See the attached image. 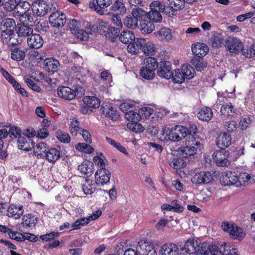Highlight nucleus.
Here are the masks:
<instances>
[{"label":"nucleus","mask_w":255,"mask_h":255,"mask_svg":"<svg viewBox=\"0 0 255 255\" xmlns=\"http://www.w3.org/2000/svg\"><path fill=\"white\" fill-rule=\"evenodd\" d=\"M187 135V128L184 126L177 125L172 128L163 126L160 133L159 139L165 142H178L186 137Z\"/></svg>","instance_id":"obj_1"},{"label":"nucleus","mask_w":255,"mask_h":255,"mask_svg":"<svg viewBox=\"0 0 255 255\" xmlns=\"http://www.w3.org/2000/svg\"><path fill=\"white\" fill-rule=\"evenodd\" d=\"M123 255H157L153 245L148 242H138L136 250L131 248L126 250Z\"/></svg>","instance_id":"obj_2"},{"label":"nucleus","mask_w":255,"mask_h":255,"mask_svg":"<svg viewBox=\"0 0 255 255\" xmlns=\"http://www.w3.org/2000/svg\"><path fill=\"white\" fill-rule=\"evenodd\" d=\"M150 11L147 13V18L155 22L161 21L162 17L161 12L164 11L165 5L159 1H154L150 4Z\"/></svg>","instance_id":"obj_3"},{"label":"nucleus","mask_w":255,"mask_h":255,"mask_svg":"<svg viewBox=\"0 0 255 255\" xmlns=\"http://www.w3.org/2000/svg\"><path fill=\"white\" fill-rule=\"evenodd\" d=\"M112 3V0H95L90 2L89 7L100 15H104L106 8Z\"/></svg>","instance_id":"obj_4"},{"label":"nucleus","mask_w":255,"mask_h":255,"mask_svg":"<svg viewBox=\"0 0 255 255\" xmlns=\"http://www.w3.org/2000/svg\"><path fill=\"white\" fill-rule=\"evenodd\" d=\"M213 159L218 166L227 167L230 164L229 152L223 149L214 152L213 154Z\"/></svg>","instance_id":"obj_5"},{"label":"nucleus","mask_w":255,"mask_h":255,"mask_svg":"<svg viewBox=\"0 0 255 255\" xmlns=\"http://www.w3.org/2000/svg\"><path fill=\"white\" fill-rule=\"evenodd\" d=\"M223 99V97L218 96L216 102V108H219L218 106L222 105L220 108V112L225 116L233 117L237 115V109L234 107L231 103H221Z\"/></svg>","instance_id":"obj_6"},{"label":"nucleus","mask_w":255,"mask_h":255,"mask_svg":"<svg viewBox=\"0 0 255 255\" xmlns=\"http://www.w3.org/2000/svg\"><path fill=\"white\" fill-rule=\"evenodd\" d=\"M110 177V171L105 168H101L95 174V183L98 185L104 186L109 182Z\"/></svg>","instance_id":"obj_7"},{"label":"nucleus","mask_w":255,"mask_h":255,"mask_svg":"<svg viewBox=\"0 0 255 255\" xmlns=\"http://www.w3.org/2000/svg\"><path fill=\"white\" fill-rule=\"evenodd\" d=\"M213 180V176L209 172H200L196 173L192 178L191 181L196 185L208 184Z\"/></svg>","instance_id":"obj_8"},{"label":"nucleus","mask_w":255,"mask_h":255,"mask_svg":"<svg viewBox=\"0 0 255 255\" xmlns=\"http://www.w3.org/2000/svg\"><path fill=\"white\" fill-rule=\"evenodd\" d=\"M220 182L224 186L234 185L237 187L238 175L235 172L227 171L222 174Z\"/></svg>","instance_id":"obj_9"},{"label":"nucleus","mask_w":255,"mask_h":255,"mask_svg":"<svg viewBox=\"0 0 255 255\" xmlns=\"http://www.w3.org/2000/svg\"><path fill=\"white\" fill-rule=\"evenodd\" d=\"M225 47L230 53H237L242 50L243 44L238 39L229 37L226 40Z\"/></svg>","instance_id":"obj_10"},{"label":"nucleus","mask_w":255,"mask_h":255,"mask_svg":"<svg viewBox=\"0 0 255 255\" xmlns=\"http://www.w3.org/2000/svg\"><path fill=\"white\" fill-rule=\"evenodd\" d=\"M50 9V6L43 1L35 2L32 5V12L36 16L45 15Z\"/></svg>","instance_id":"obj_11"},{"label":"nucleus","mask_w":255,"mask_h":255,"mask_svg":"<svg viewBox=\"0 0 255 255\" xmlns=\"http://www.w3.org/2000/svg\"><path fill=\"white\" fill-rule=\"evenodd\" d=\"M101 111L106 117L112 120H117L119 117L117 111L109 103H104L101 106Z\"/></svg>","instance_id":"obj_12"},{"label":"nucleus","mask_w":255,"mask_h":255,"mask_svg":"<svg viewBox=\"0 0 255 255\" xmlns=\"http://www.w3.org/2000/svg\"><path fill=\"white\" fill-rule=\"evenodd\" d=\"M157 74L159 76L169 79L171 77L172 71L171 64L168 61L161 62L157 69Z\"/></svg>","instance_id":"obj_13"},{"label":"nucleus","mask_w":255,"mask_h":255,"mask_svg":"<svg viewBox=\"0 0 255 255\" xmlns=\"http://www.w3.org/2000/svg\"><path fill=\"white\" fill-rule=\"evenodd\" d=\"M49 22L53 27H62L66 22L65 15L60 11L53 12L49 17Z\"/></svg>","instance_id":"obj_14"},{"label":"nucleus","mask_w":255,"mask_h":255,"mask_svg":"<svg viewBox=\"0 0 255 255\" xmlns=\"http://www.w3.org/2000/svg\"><path fill=\"white\" fill-rule=\"evenodd\" d=\"M27 43L29 47L38 49L43 45V40L40 34L32 33L27 38Z\"/></svg>","instance_id":"obj_15"},{"label":"nucleus","mask_w":255,"mask_h":255,"mask_svg":"<svg viewBox=\"0 0 255 255\" xmlns=\"http://www.w3.org/2000/svg\"><path fill=\"white\" fill-rule=\"evenodd\" d=\"M57 94L59 97L68 100H72L77 95H79L78 92L66 86L59 87L57 89Z\"/></svg>","instance_id":"obj_16"},{"label":"nucleus","mask_w":255,"mask_h":255,"mask_svg":"<svg viewBox=\"0 0 255 255\" xmlns=\"http://www.w3.org/2000/svg\"><path fill=\"white\" fill-rule=\"evenodd\" d=\"M143 38H137L133 40L132 42L129 43L127 46V51L132 54H137L139 53L141 50H142Z\"/></svg>","instance_id":"obj_17"},{"label":"nucleus","mask_w":255,"mask_h":255,"mask_svg":"<svg viewBox=\"0 0 255 255\" xmlns=\"http://www.w3.org/2000/svg\"><path fill=\"white\" fill-rule=\"evenodd\" d=\"M185 145L193 147L196 151H201L203 148L202 140L198 137H195L193 135H188L185 141Z\"/></svg>","instance_id":"obj_18"},{"label":"nucleus","mask_w":255,"mask_h":255,"mask_svg":"<svg viewBox=\"0 0 255 255\" xmlns=\"http://www.w3.org/2000/svg\"><path fill=\"white\" fill-rule=\"evenodd\" d=\"M18 148L25 151H29L34 147V142L31 138L26 137L25 136L18 137Z\"/></svg>","instance_id":"obj_19"},{"label":"nucleus","mask_w":255,"mask_h":255,"mask_svg":"<svg viewBox=\"0 0 255 255\" xmlns=\"http://www.w3.org/2000/svg\"><path fill=\"white\" fill-rule=\"evenodd\" d=\"M178 248L174 244H166L162 245L159 251V255H178Z\"/></svg>","instance_id":"obj_20"},{"label":"nucleus","mask_w":255,"mask_h":255,"mask_svg":"<svg viewBox=\"0 0 255 255\" xmlns=\"http://www.w3.org/2000/svg\"><path fill=\"white\" fill-rule=\"evenodd\" d=\"M216 143L220 148L228 147L231 143V136L226 132L221 133L217 138Z\"/></svg>","instance_id":"obj_21"},{"label":"nucleus","mask_w":255,"mask_h":255,"mask_svg":"<svg viewBox=\"0 0 255 255\" xmlns=\"http://www.w3.org/2000/svg\"><path fill=\"white\" fill-rule=\"evenodd\" d=\"M157 47L152 41L143 38L142 51L148 55H154L157 52Z\"/></svg>","instance_id":"obj_22"},{"label":"nucleus","mask_w":255,"mask_h":255,"mask_svg":"<svg viewBox=\"0 0 255 255\" xmlns=\"http://www.w3.org/2000/svg\"><path fill=\"white\" fill-rule=\"evenodd\" d=\"M192 53L199 57H203L208 52V48L204 44L197 43L192 46Z\"/></svg>","instance_id":"obj_23"},{"label":"nucleus","mask_w":255,"mask_h":255,"mask_svg":"<svg viewBox=\"0 0 255 255\" xmlns=\"http://www.w3.org/2000/svg\"><path fill=\"white\" fill-rule=\"evenodd\" d=\"M23 213V207L22 206H17L14 205H10L7 212V215L9 217L14 219H18Z\"/></svg>","instance_id":"obj_24"},{"label":"nucleus","mask_w":255,"mask_h":255,"mask_svg":"<svg viewBox=\"0 0 255 255\" xmlns=\"http://www.w3.org/2000/svg\"><path fill=\"white\" fill-rule=\"evenodd\" d=\"M119 40L123 43L128 44L135 40L134 33L130 30H124L118 35Z\"/></svg>","instance_id":"obj_25"},{"label":"nucleus","mask_w":255,"mask_h":255,"mask_svg":"<svg viewBox=\"0 0 255 255\" xmlns=\"http://www.w3.org/2000/svg\"><path fill=\"white\" fill-rule=\"evenodd\" d=\"M237 249L230 244L223 243L220 245L219 253L222 255H237Z\"/></svg>","instance_id":"obj_26"},{"label":"nucleus","mask_w":255,"mask_h":255,"mask_svg":"<svg viewBox=\"0 0 255 255\" xmlns=\"http://www.w3.org/2000/svg\"><path fill=\"white\" fill-rule=\"evenodd\" d=\"M197 116L201 120L205 121H209L213 117L212 110L207 107H202L200 109Z\"/></svg>","instance_id":"obj_27"},{"label":"nucleus","mask_w":255,"mask_h":255,"mask_svg":"<svg viewBox=\"0 0 255 255\" xmlns=\"http://www.w3.org/2000/svg\"><path fill=\"white\" fill-rule=\"evenodd\" d=\"M151 21L147 18L142 20L140 23V30L142 33L149 34L154 30L155 26Z\"/></svg>","instance_id":"obj_28"},{"label":"nucleus","mask_w":255,"mask_h":255,"mask_svg":"<svg viewBox=\"0 0 255 255\" xmlns=\"http://www.w3.org/2000/svg\"><path fill=\"white\" fill-rule=\"evenodd\" d=\"M18 36L19 37L28 36L33 33V29L23 23L18 24L15 27Z\"/></svg>","instance_id":"obj_29"},{"label":"nucleus","mask_w":255,"mask_h":255,"mask_svg":"<svg viewBox=\"0 0 255 255\" xmlns=\"http://www.w3.org/2000/svg\"><path fill=\"white\" fill-rule=\"evenodd\" d=\"M154 34L161 41H169L172 38L171 30L167 27L161 28L159 31L155 32Z\"/></svg>","instance_id":"obj_30"},{"label":"nucleus","mask_w":255,"mask_h":255,"mask_svg":"<svg viewBox=\"0 0 255 255\" xmlns=\"http://www.w3.org/2000/svg\"><path fill=\"white\" fill-rule=\"evenodd\" d=\"M251 176L246 172H241L238 176L237 187L246 186L251 182Z\"/></svg>","instance_id":"obj_31"},{"label":"nucleus","mask_w":255,"mask_h":255,"mask_svg":"<svg viewBox=\"0 0 255 255\" xmlns=\"http://www.w3.org/2000/svg\"><path fill=\"white\" fill-rule=\"evenodd\" d=\"M197 245L198 242L196 240L189 239L186 241L184 247L181 249L187 253L192 254H194L195 252H196Z\"/></svg>","instance_id":"obj_32"},{"label":"nucleus","mask_w":255,"mask_h":255,"mask_svg":"<svg viewBox=\"0 0 255 255\" xmlns=\"http://www.w3.org/2000/svg\"><path fill=\"white\" fill-rule=\"evenodd\" d=\"M60 66L58 60L52 58H48L45 60L44 67L48 71H56Z\"/></svg>","instance_id":"obj_33"},{"label":"nucleus","mask_w":255,"mask_h":255,"mask_svg":"<svg viewBox=\"0 0 255 255\" xmlns=\"http://www.w3.org/2000/svg\"><path fill=\"white\" fill-rule=\"evenodd\" d=\"M84 103L89 108H97L100 104V100L95 96H86L83 99Z\"/></svg>","instance_id":"obj_34"},{"label":"nucleus","mask_w":255,"mask_h":255,"mask_svg":"<svg viewBox=\"0 0 255 255\" xmlns=\"http://www.w3.org/2000/svg\"><path fill=\"white\" fill-rule=\"evenodd\" d=\"M37 222V218L31 214L23 216L22 224L23 226L31 227L34 226Z\"/></svg>","instance_id":"obj_35"},{"label":"nucleus","mask_w":255,"mask_h":255,"mask_svg":"<svg viewBox=\"0 0 255 255\" xmlns=\"http://www.w3.org/2000/svg\"><path fill=\"white\" fill-rule=\"evenodd\" d=\"M78 170L84 175H90L93 173V165L89 161H84L79 165Z\"/></svg>","instance_id":"obj_36"},{"label":"nucleus","mask_w":255,"mask_h":255,"mask_svg":"<svg viewBox=\"0 0 255 255\" xmlns=\"http://www.w3.org/2000/svg\"><path fill=\"white\" fill-rule=\"evenodd\" d=\"M44 156L47 160L50 162H54L59 158L60 153V151L56 148H51L46 152Z\"/></svg>","instance_id":"obj_37"},{"label":"nucleus","mask_w":255,"mask_h":255,"mask_svg":"<svg viewBox=\"0 0 255 255\" xmlns=\"http://www.w3.org/2000/svg\"><path fill=\"white\" fill-rule=\"evenodd\" d=\"M155 69L142 66L140 70V74L141 76L145 79L152 80L154 78L155 75Z\"/></svg>","instance_id":"obj_38"},{"label":"nucleus","mask_w":255,"mask_h":255,"mask_svg":"<svg viewBox=\"0 0 255 255\" xmlns=\"http://www.w3.org/2000/svg\"><path fill=\"white\" fill-rule=\"evenodd\" d=\"M229 235L234 239L241 240L245 236V233L241 228L235 224L234 227Z\"/></svg>","instance_id":"obj_39"},{"label":"nucleus","mask_w":255,"mask_h":255,"mask_svg":"<svg viewBox=\"0 0 255 255\" xmlns=\"http://www.w3.org/2000/svg\"><path fill=\"white\" fill-rule=\"evenodd\" d=\"M96 188L95 184L89 179H86L82 185V189L86 195H90L94 192Z\"/></svg>","instance_id":"obj_40"},{"label":"nucleus","mask_w":255,"mask_h":255,"mask_svg":"<svg viewBox=\"0 0 255 255\" xmlns=\"http://www.w3.org/2000/svg\"><path fill=\"white\" fill-rule=\"evenodd\" d=\"M82 129L79 127V122L78 120L73 118L71 120L69 124V131L72 135L76 136Z\"/></svg>","instance_id":"obj_41"},{"label":"nucleus","mask_w":255,"mask_h":255,"mask_svg":"<svg viewBox=\"0 0 255 255\" xmlns=\"http://www.w3.org/2000/svg\"><path fill=\"white\" fill-rule=\"evenodd\" d=\"M34 149V153L38 158L41 157L42 153H46L48 147L46 144L44 142H39L37 143L35 146L32 147Z\"/></svg>","instance_id":"obj_42"},{"label":"nucleus","mask_w":255,"mask_h":255,"mask_svg":"<svg viewBox=\"0 0 255 255\" xmlns=\"http://www.w3.org/2000/svg\"><path fill=\"white\" fill-rule=\"evenodd\" d=\"M34 14H32L31 11L29 10L27 11H17V16H20L21 21H23L24 22H28L30 23L34 22L33 16Z\"/></svg>","instance_id":"obj_43"},{"label":"nucleus","mask_w":255,"mask_h":255,"mask_svg":"<svg viewBox=\"0 0 255 255\" xmlns=\"http://www.w3.org/2000/svg\"><path fill=\"white\" fill-rule=\"evenodd\" d=\"M181 71L183 73L184 79H190L194 76L193 68L189 64H183Z\"/></svg>","instance_id":"obj_44"},{"label":"nucleus","mask_w":255,"mask_h":255,"mask_svg":"<svg viewBox=\"0 0 255 255\" xmlns=\"http://www.w3.org/2000/svg\"><path fill=\"white\" fill-rule=\"evenodd\" d=\"M197 152L195 148L188 145H185L180 149V154L184 158L193 156Z\"/></svg>","instance_id":"obj_45"},{"label":"nucleus","mask_w":255,"mask_h":255,"mask_svg":"<svg viewBox=\"0 0 255 255\" xmlns=\"http://www.w3.org/2000/svg\"><path fill=\"white\" fill-rule=\"evenodd\" d=\"M125 117L129 121V122H137L140 120V117L138 112H137V111L132 109L125 114Z\"/></svg>","instance_id":"obj_46"},{"label":"nucleus","mask_w":255,"mask_h":255,"mask_svg":"<svg viewBox=\"0 0 255 255\" xmlns=\"http://www.w3.org/2000/svg\"><path fill=\"white\" fill-rule=\"evenodd\" d=\"M128 128L136 133H139L144 130V127L139 122H128L127 124Z\"/></svg>","instance_id":"obj_47"},{"label":"nucleus","mask_w":255,"mask_h":255,"mask_svg":"<svg viewBox=\"0 0 255 255\" xmlns=\"http://www.w3.org/2000/svg\"><path fill=\"white\" fill-rule=\"evenodd\" d=\"M75 149L80 152L91 153L94 152V148L90 145L84 143H78L75 145Z\"/></svg>","instance_id":"obj_48"},{"label":"nucleus","mask_w":255,"mask_h":255,"mask_svg":"<svg viewBox=\"0 0 255 255\" xmlns=\"http://www.w3.org/2000/svg\"><path fill=\"white\" fill-rule=\"evenodd\" d=\"M25 56V52L18 48H15L11 50V58L17 61L23 60Z\"/></svg>","instance_id":"obj_49"},{"label":"nucleus","mask_w":255,"mask_h":255,"mask_svg":"<svg viewBox=\"0 0 255 255\" xmlns=\"http://www.w3.org/2000/svg\"><path fill=\"white\" fill-rule=\"evenodd\" d=\"M123 23L126 27L131 29H135L138 25V21L132 15L126 17L124 20Z\"/></svg>","instance_id":"obj_50"},{"label":"nucleus","mask_w":255,"mask_h":255,"mask_svg":"<svg viewBox=\"0 0 255 255\" xmlns=\"http://www.w3.org/2000/svg\"><path fill=\"white\" fill-rule=\"evenodd\" d=\"M208 243L207 242H203L202 243H198V245L196 249V252L194 254L197 255H208Z\"/></svg>","instance_id":"obj_51"},{"label":"nucleus","mask_w":255,"mask_h":255,"mask_svg":"<svg viewBox=\"0 0 255 255\" xmlns=\"http://www.w3.org/2000/svg\"><path fill=\"white\" fill-rule=\"evenodd\" d=\"M142 66L156 70L157 68V60L152 57H146L144 59Z\"/></svg>","instance_id":"obj_52"},{"label":"nucleus","mask_w":255,"mask_h":255,"mask_svg":"<svg viewBox=\"0 0 255 255\" xmlns=\"http://www.w3.org/2000/svg\"><path fill=\"white\" fill-rule=\"evenodd\" d=\"M136 103L135 101H128L121 103L120 105V109L125 114L129 111L134 110Z\"/></svg>","instance_id":"obj_53"},{"label":"nucleus","mask_w":255,"mask_h":255,"mask_svg":"<svg viewBox=\"0 0 255 255\" xmlns=\"http://www.w3.org/2000/svg\"><path fill=\"white\" fill-rule=\"evenodd\" d=\"M132 16L136 19V20L142 21L147 18V13L140 8L133 9L132 12Z\"/></svg>","instance_id":"obj_54"},{"label":"nucleus","mask_w":255,"mask_h":255,"mask_svg":"<svg viewBox=\"0 0 255 255\" xmlns=\"http://www.w3.org/2000/svg\"><path fill=\"white\" fill-rule=\"evenodd\" d=\"M55 136L59 141L62 143H69L71 140L69 135L61 130H58L56 132Z\"/></svg>","instance_id":"obj_55"},{"label":"nucleus","mask_w":255,"mask_h":255,"mask_svg":"<svg viewBox=\"0 0 255 255\" xmlns=\"http://www.w3.org/2000/svg\"><path fill=\"white\" fill-rule=\"evenodd\" d=\"M20 3V0H9L4 4V8L8 11L17 9Z\"/></svg>","instance_id":"obj_56"},{"label":"nucleus","mask_w":255,"mask_h":255,"mask_svg":"<svg viewBox=\"0 0 255 255\" xmlns=\"http://www.w3.org/2000/svg\"><path fill=\"white\" fill-rule=\"evenodd\" d=\"M169 163L170 166L176 169H180L185 166V163L182 161V160L175 157L170 158Z\"/></svg>","instance_id":"obj_57"},{"label":"nucleus","mask_w":255,"mask_h":255,"mask_svg":"<svg viewBox=\"0 0 255 255\" xmlns=\"http://www.w3.org/2000/svg\"><path fill=\"white\" fill-rule=\"evenodd\" d=\"M183 75V73H182L181 71L179 69H177L174 70V73L172 72L171 77L174 83H182L184 81Z\"/></svg>","instance_id":"obj_58"},{"label":"nucleus","mask_w":255,"mask_h":255,"mask_svg":"<svg viewBox=\"0 0 255 255\" xmlns=\"http://www.w3.org/2000/svg\"><path fill=\"white\" fill-rule=\"evenodd\" d=\"M170 8L173 10H179L183 8L184 2L183 0H168Z\"/></svg>","instance_id":"obj_59"},{"label":"nucleus","mask_w":255,"mask_h":255,"mask_svg":"<svg viewBox=\"0 0 255 255\" xmlns=\"http://www.w3.org/2000/svg\"><path fill=\"white\" fill-rule=\"evenodd\" d=\"M0 72L3 76L12 85L14 88H17L19 86V83L4 69L1 68Z\"/></svg>","instance_id":"obj_60"},{"label":"nucleus","mask_w":255,"mask_h":255,"mask_svg":"<svg viewBox=\"0 0 255 255\" xmlns=\"http://www.w3.org/2000/svg\"><path fill=\"white\" fill-rule=\"evenodd\" d=\"M154 112V110L148 107H144L138 110V114L141 118H147L149 117Z\"/></svg>","instance_id":"obj_61"},{"label":"nucleus","mask_w":255,"mask_h":255,"mask_svg":"<svg viewBox=\"0 0 255 255\" xmlns=\"http://www.w3.org/2000/svg\"><path fill=\"white\" fill-rule=\"evenodd\" d=\"M251 121L248 116L242 117L239 121V127L242 130L246 129L250 125Z\"/></svg>","instance_id":"obj_62"},{"label":"nucleus","mask_w":255,"mask_h":255,"mask_svg":"<svg viewBox=\"0 0 255 255\" xmlns=\"http://www.w3.org/2000/svg\"><path fill=\"white\" fill-rule=\"evenodd\" d=\"M111 10L114 11H119L121 13H125L126 8L124 4L119 1H116L111 6Z\"/></svg>","instance_id":"obj_63"},{"label":"nucleus","mask_w":255,"mask_h":255,"mask_svg":"<svg viewBox=\"0 0 255 255\" xmlns=\"http://www.w3.org/2000/svg\"><path fill=\"white\" fill-rule=\"evenodd\" d=\"M68 25L72 34L75 33L79 29L80 23L74 19L69 20Z\"/></svg>","instance_id":"obj_64"}]
</instances>
